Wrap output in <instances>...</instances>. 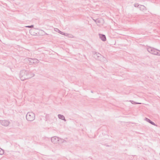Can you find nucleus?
I'll list each match as a JSON object with an SVG mask.
<instances>
[{
    "label": "nucleus",
    "instance_id": "1",
    "mask_svg": "<svg viewBox=\"0 0 160 160\" xmlns=\"http://www.w3.org/2000/svg\"><path fill=\"white\" fill-rule=\"evenodd\" d=\"M31 77L29 76V72L28 71L22 70L20 73V78L22 81L30 78Z\"/></svg>",
    "mask_w": 160,
    "mask_h": 160
},
{
    "label": "nucleus",
    "instance_id": "2",
    "mask_svg": "<svg viewBox=\"0 0 160 160\" xmlns=\"http://www.w3.org/2000/svg\"><path fill=\"white\" fill-rule=\"evenodd\" d=\"M51 141L54 144H60L64 142H66V141L63 139L55 136L51 138Z\"/></svg>",
    "mask_w": 160,
    "mask_h": 160
},
{
    "label": "nucleus",
    "instance_id": "3",
    "mask_svg": "<svg viewBox=\"0 0 160 160\" xmlns=\"http://www.w3.org/2000/svg\"><path fill=\"white\" fill-rule=\"evenodd\" d=\"M148 51L152 54L160 56V51L154 48L148 47L147 48Z\"/></svg>",
    "mask_w": 160,
    "mask_h": 160
},
{
    "label": "nucleus",
    "instance_id": "4",
    "mask_svg": "<svg viewBox=\"0 0 160 160\" xmlns=\"http://www.w3.org/2000/svg\"><path fill=\"white\" fill-rule=\"evenodd\" d=\"M26 118L28 121H32L35 119V115L32 112H29L26 115Z\"/></svg>",
    "mask_w": 160,
    "mask_h": 160
},
{
    "label": "nucleus",
    "instance_id": "5",
    "mask_svg": "<svg viewBox=\"0 0 160 160\" xmlns=\"http://www.w3.org/2000/svg\"><path fill=\"white\" fill-rule=\"evenodd\" d=\"M26 60L30 64H32L34 63H38L39 62V61L36 59H32L31 58H26Z\"/></svg>",
    "mask_w": 160,
    "mask_h": 160
},
{
    "label": "nucleus",
    "instance_id": "6",
    "mask_svg": "<svg viewBox=\"0 0 160 160\" xmlns=\"http://www.w3.org/2000/svg\"><path fill=\"white\" fill-rule=\"evenodd\" d=\"M10 122L7 120H0V123L4 126L7 127L9 125Z\"/></svg>",
    "mask_w": 160,
    "mask_h": 160
},
{
    "label": "nucleus",
    "instance_id": "7",
    "mask_svg": "<svg viewBox=\"0 0 160 160\" xmlns=\"http://www.w3.org/2000/svg\"><path fill=\"white\" fill-rule=\"evenodd\" d=\"M93 57L96 59L99 60L102 55L100 53L95 52L93 54Z\"/></svg>",
    "mask_w": 160,
    "mask_h": 160
},
{
    "label": "nucleus",
    "instance_id": "8",
    "mask_svg": "<svg viewBox=\"0 0 160 160\" xmlns=\"http://www.w3.org/2000/svg\"><path fill=\"white\" fill-rule=\"evenodd\" d=\"M94 20L96 22V23L98 24V25H99V24L100 23H102L103 22V20L101 18H98L97 19Z\"/></svg>",
    "mask_w": 160,
    "mask_h": 160
},
{
    "label": "nucleus",
    "instance_id": "9",
    "mask_svg": "<svg viewBox=\"0 0 160 160\" xmlns=\"http://www.w3.org/2000/svg\"><path fill=\"white\" fill-rule=\"evenodd\" d=\"M100 38L103 41H106V38L105 36L104 35L101 34H99Z\"/></svg>",
    "mask_w": 160,
    "mask_h": 160
},
{
    "label": "nucleus",
    "instance_id": "10",
    "mask_svg": "<svg viewBox=\"0 0 160 160\" xmlns=\"http://www.w3.org/2000/svg\"><path fill=\"white\" fill-rule=\"evenodd\" d=\"M145 120L146 121L149 122L151 124L155 126H157V125L154 122L151 121L149 119L146 118H145Z\"/></svg>",
    "mask_w": 160,
    "mask_h": 160
},
{
    "label": "nucleus",
    "instance_id": "11",
    "mask_svg": "<svg viewBox=\"0 0 160 160\" xmlns=\"http://www.w3.org/2000/svg\"><path fill=\"white\" fill-rule=\"evenodd\" d=\"M58 117L59 119H61L62 120H63L64 121H66V120L65 119L64 116L60 114H58Z\"/></svg>",
    "mask_w": 160,
    "mask_h": 160
},
{
    "label": "nucleus",
    "instance_id": "12",
    "mask_svg": "<svg viewBox=\"0 0 160 160\" xmlns=\"http://www.w3.org/2000/svg\"><path fill=\"white\" fill-rule=\"evenodd\" d=\"M99 60L103 62L104 63H106L107 62V60L106 58L104 57L102 55V57H101L100 58V59H99Z\"/></svg>",
    "mask_w": 160,
    "mask_h": 160
},
{
    "label": "nucleus",
    "instance_id": "13",
    "mask_svg": "<svg viewBox=\"0 0 160 160\" xmlns=\"http://www.w3.org/2000/svg\"><path fill=\"white\" fill-rule=\"evenodd\" d=\"M139 8H140V10H143L145 9V7L143 5H140V7H139Z\"/></svg>",
    "mask_w": 160,
    "mask_h": 160
},
{
    "label": "nucleus",
    "instance_id": "14",
    "mask_svg": "<svg viewBox=\"0 0 160 160\" xmlns=\"http://www.w3.org/2000/svg\"><path fill=\"white\" fill-rule=\"evenodd\" d=\"M55 31L57 32H58L59 33H60L61 34H62L63 33V32H61V31H60V30H59L58 29V28H55Z\"/></svg>",
    "mask_w": 160,
    "mask_h": 160
},
{
    "label": "nucleus",
    "instance_id": "15",
    "mask_svg": "<svg viewBox=\"0 0 160 160\" xmlns=\"http://www.w3.org/2000/svg\"><path fill=\"white\" fill-rule=\"evenodd\" d=\"M130 102H131V103L132 104H141V103H139V102H135L133 101H130Z\"/></svg>",
    "mask_w": 160,
    "mask_h": 160
},
{
    "label": "nucleus",
    "instance_id": "16",
    "mask_svg": "<svg viewBox=\"0 0 160 160\" xmlns=\"http://www.w3.org/2000/svg\"><path fill=\"white\" fill-rule=\"evenodd\" d=\"M4 152L3 150L0 148V155H2L4 153Z\"/></svg>",
    "mask_w": 160,
    "mask_h": 160
},
{
    "label": "nucleus",
    "instance_id": "17",
    "mask_svg": "<svg viewBox=\"0 0 160 160\" xmlns=\"http://www.w3.org/2000/svg\"><path fill=\"white\" fill-rule=\"evenodd\" d=\"M68 37H69L70 38H73V36L72 35L69 34H68Z\"/></svg>",
    "mask_w": 160,
    "mask_h": 160
},
{
    "label": "nucleus",
    "instance_id": "18",
    "mask_svg": "<svg viewBox=\"0 0 160 160\" xmlns=\"http://www.w3.org/2000/svg\"><path fill=\"white\" fill-rule=\"evenodd\" d=\"M33 26H34L33 25H32L31 26H26L25 27L26 28H33Z\"/></svg>",
    "mask_w": 160,
    "mask_h": 160
},
{
    "label": "nucleus",
    "instance_id": "19",
    "mask_svg": "<svg viewBox=\"0 0 160 160\" xmlns=\"http://www.w3.org/2000/svg\"><path fill=\"white\" fill-rule=\"evenodd\" d=\"M68 33H64L63 32V33H62V35H64L65 36H68Z\"/></svg>",
    "mask_w": 160,
    "mask_h": 160
},
{
    "label": "nucleus",
    "instance_id": "20",
    "mask_svg": "<svg viewBox=\"0 0 160 160\" xmlns=\"http://www.w3.org/2000/svg\"><path fill=\"white\" fill-rule=\"evenodd\" d=\"M134 6L135 7H138L139 8V7H140V5H138V4H134Z\"/></svg>",
    "mask_w": 160,
    "mask_h": 160
},
{
    "label": "nucleus",
    "instance_id": "21",
    "mask_svg": "<svg viewBox=\"0 0 160 160\" xmlns=\"http://www.w3.org/2000/svg\"><path fill=\"white\" fill-rule=\"evenodd\" d=\"M40 31L42 32H43L44 33V34H47V33H46V32H45L44 31H43V30H40Z\"/></svg>",
    "mask_w": 160,
    "mask_h": 160
},
{
    "label": "nucleus",
    "instance_id": "22",
    "mask_svg": "<svg viewBox=\"0 0 160 160\" xmlns=\"http://www.w3.org/2000/svg\"><path fill=\"white\" fill-rule=\"evenodd\" d=\"M33 30H33V29H31V30H30V32L32 33V32Z\"/></svg>",
    "mask_w": 160,
    "mask_h": 160
},
{
    "label": "nucleus",
    "instance_id": "23",
    "mask_svg": "<svg viewBox=\"0 0 160 160\" xmlns=\"http://www.w3.org/2000/svg\"><path fill=\"white\" fill-rule=\"evenodd\" d=\"M91 92L92 93H93V92H92V91H91Z\"/></svg>",
    "mask_w": 160,
    "mask_h": 160
}]
</instances>
